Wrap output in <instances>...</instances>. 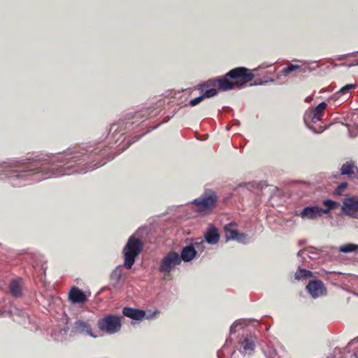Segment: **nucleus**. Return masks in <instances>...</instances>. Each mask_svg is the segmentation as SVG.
Wrapping results in <instances>:
<instances>
[{"label": "nucleus", "mask_w": 358, "mask_h": 358, "mask_svg": "<svg viewBox=\"0 0 358 358\" xmlns=\"http://www.w3.org/2000/svg\"><path fill=\"white\" fill-rule=\"evenodd\" d=\"M143 249V243L139 238L131 236L124 248V266L130 269L135 262L136 257Z\"/></svg>", "instance_id": "nucleus-3"}, {"label": "nucleus", "mask_w": 358, "mask_h": 358, "mask_svg": "<svg viewBox=\"0 0 358 358\" xmlns=\"http://www.w3.org/2000/svg\"><path fill=\"white\" fill-rule=\"evenodd\" d=\"M10 292L15 296L21 295V287L18 280H12L10 284Z\"/></svg>", "instance_id": "nucleus-23"}, {"label": "nucleus", "mask_w": 358, "mask_h": 358, "mask_svg": "<svg viewBox=\"0 0 358 358\" xmlns=\"http://www.w3.org/2000/svg\"><path fill=\"white\" fill-rule=\"evenodd\" d=\"M206 242L210 245L216 244L220 240L218 230L214 226H210L205 234Z\"/></svg>", "instance_id": "nucleus-17"}, {"label": "nucleus", "mask_w": 358, "mask_h": 358, "mask_svg": "<svg viewBox=\"0 0 358 358\" xmlns=\"http://www.w3.org/2000/svg\"><path fill=\"white\" fill-rule=\"evenodd\" d=\"M256 337L248 331L243 332L238 340L241 345L240 352L243 355H252L255 348Z\"/></svg>", "instance_id": "nucleus-8"}, {"label": "nucleus", "mask_w": 358, "mask_h": 358, "mask_svg": "<svg viewBox=\"0 0 358 358\" xmlns=\"http://www.w3.org/2000/svg\"><path fill=\"white\" fill-rule=\"evenodd\" d=\"M271 64H269V65H264V64H262L259 66V69H265V68H267L268 66H270Z\"/></svg>", "instance_id": "nucleus-36"}, {"label": "nucleus", "mask_w": 358, "mask_h": 358, "mask_svg": "<svg viewBox=\"0 0 358 358\" xmlns=\"http://www.w3.org/2000/svg\"><path fill=\"white\" fill-rule=\"evenodd\" d=\"M358 250V245L348 243L341 245L339 248V251L343 253H349Z\"/></svg>", "instance_id": "nucleus-24"}, {"label": "nucleus", "mask_w": 358, "mask_h": 358, "mask_svg": "<svg viewBox=\"0 0 358 358\" xmlns=\"http://www.w3.org/2000/svg\"><path fill=\"white\" fill-rule=\"evenodd\" d=\"M299 69V65L296 64H291L285 68H284L282 71V73L285 75L289 74V73L292 72L293 71Z\"/></svg>", "instance_id": "nucleus-27"}, {"label": "nucleus", "mask_w": 358, "mask_h": 358, "mask_svg": "<svg viewBox=\"0 0 358 358\" xmlns=\"http://www.w3.org/2000/svg\"><path fill=\"white\" fill-rule=\"evenodd\" d=\"M103 164H104V163H103V164H99V165H98V166H96V165H93V166H90V168L89 169H90V170H94V169H96V168H98V167H99V166H102V165H103Z\"/></svg>", "instance_id": "nucleus-35"}, {"label": "nucleus", "mask_w": 358, "mask_h": 358, "mask_svg": "<svg viewBox=\"0 0 358 358\" xmlns=\"http://www.w3.org/2000/svg\"><path fill=\"white\" fill-rule=\"evenodd\" d=\"M294 276L296 280H303L313 277V274L309 270L300 268L296 271Z\"/></svg>", "instance_id": "nucleus-22"}, {"label": "nucleus", "mask_w": 358, "mask_h": 358, "mask_svg": "<svg viewBox=\"0 0 358 358\" xmlns=\"http://www.w3.org/2000/svg\"><path fill=\"white\" fill-rule=\"evenodd\" d=\"M247 236L248 235L246 234L238 232V235L236 236H235L234 241H236L241 243H246L245 240H246Z\"/></svg>", "instance_id": "nucleus-28"}, {"label": "nucleus", "mask_w": 358, "mask_h": 358, "mask_svg": "<svg viewBox=\"0 0 358 358\" xmlns=\"http://www.w3.org/2000/svg\"><path fill=\"white\" fill-rule=\"evenodd\" d=\"M237 224L236 222H230L224 226V230L225 233L226 241H233L235 236L238 235V230L236 229Z\"/></svg>", "instance_id": "nucleus-18"}, {"label": "nucleus", "mask_w": 358, "mask_h": 358, "mask_svg": "<svg viewBox=\"0 0 358 358\" xmlns=\"http://www.w3.org/2000/svg\"><path fill=\"white\" fill-rule=\"evenodd\" d=\"M134 143V141H133V142H130V143H128V145H127V148H128V147H129L130 145H131V143Z\"/></svg>", "instance_id": "nucleus-39"}, {"label": "nucleus", "mask_w": 358, "mask_h": 358, "mask_svg": "<svg viewBox=\"0 0 358 358\" xmlns=\"http://www.w3.org/2000/svg\"><path fill=\"white\" fill-rule=\"evenodd\" d=\"M327 103L325 102L320 103L317 107H315L311 112L306 113L304 116V122L307 127L315 133H321L323 130L316 131L315 129L311 127L308 123V120H310L313 123H316L322 120L324 114V110L327 108Z\"/></svg>", "instance_id": "nucleus-9"}, {"label": "nucleus", "mask_w": 358, "mask_h": 358, "mask_svg": "<svg viewBox=\"0 0 358 358\" xmlns=\"http://www.w3.org/2000/svg\"><path fill=\"white\" fill-rule=\"evenodd\" d=\"M1 313H2V312H1V310H0V314H1Z\"/></svg>", "instance_id": "nucleus-41"}, {"label": "nucleus", "mask_w": 358, "mask_h": 358, "mask_svg": "<svg viewBox=\"0 0 358 358\" xmlns=\"http://www.w3.org/2000/svg\"><path fill=\"white\" fill-rule=\"evenodd\" d=\"M356 340H357V339H353V340H352V341H350V344L353 343Z\"/></svg>", "instance_id": "nucleus-38"}, {"label": "nucleus", "mask_w": 358, "mask_h": 358, "mask_svg": "<svg viewBox=\"0 0 358 358\" xmlns=\"http://www.w3.org/2000/svg\"><path fill=\"white\" fill-rule=\"evenodd\" d=\"M323 205L326 208H322V214H328L331 210L337 208L339 206V203L332 199H326L323 201Z\"/></svg>", "instance_id": "nucleus-21"}, {"label": "nucleus", "mask_w": 358, "mask_h": 358, "mask_svg": "<svg viewBox=\"0 0 358 358\" xmlns=\"http://www.w3.org/2000/svg\"><path fill=\"white\" fill-rule=\"evenodd\" d=\"M196 254L195 247L192 245H188L182 250L181 255L180 256L181 260L184 262H189L194 258Z\"/></svg>", "instance_id": "nucleus-19"}, {"label": "nucleus", "mask_w": 358, "mask_h": 358, "mask_svg": "<svg viewBox=\"0 0 358 358\" xmlns=\"http://www.w3.org/2000/svg\"><path fill=\"white\" fill-rule=\"evenodd\" d=\"M322 215V208L318 206H306L299 214L303 220H316Z\"/></svg>", "instance_id": "nucleus-12"}, {"label": "nucleus", "mask_w": 358, "mask_h": 358, "mask_svg": "<svg viewBox=\"0 0 358 358\" xmlns=\"http://www.w3.org/2000/svg\"><path fill=\"white\" fill-rule=\"evenodd\" d=\"M358 173V168L353 161H349L343 164L341 168V174L350 178H355Z\"/></svg>", "instance_id": "nucleus-14"}, {"label": "nucleus", "mask_w": 358, "mask_h": 358, "mask_svg": "<svg viewBox=\"0 0 358 358\" xmlns=\"http://www.w3.org/2000/svg\"><path fill=\"white\" fill-rule=\"evenodd\" d=\"M308 252V257L312 259H315L318 257L319 256V254L315 252V250H313V249H309L307 250Z\"/></svg>", "instance_id": "nucleus-30"}, {"label": "nucleus", "mask_w": 358, "mask_h": 358, "mask_svg": "<svg viewBox=\"0 0 358 358\" xmlns=\"http://www.w3.org/2000/svg\"><path fill=\"white\" fill-rule=\"evenodd\" d=\"M303 252H304V250H301L300 251H299V252H298V253H297V256H301V254H302Z\"/></svg>", "instance_id": "nucleus-37"}, {"label": "nucleus", "mask_w": 358, "mask_h": 358, "mask_svg": "<svg viewBox=\"0 0 358 358\" xmlns=\"http://www.w3.org/2000/svg\"><path fill=\"white\" fill-rule=\"evenodd\" d=\"M217 94V90L215 88H212L206 90L202 95L203 98H211L216 96Z\"/></svg>", "instance_id": "nucleus-26"}, {"label": "nucleus", "mask_w": 358, "mask_h": 358, "mask_svg": "<svg viewBox=\"0 0 358 358\" xmlns=\"http://www.w3.org/2000/svg\"><path fill=\"white\" fill-rule=\"evenodd\" d=\"M99 329L108 334L120 331L122 327L120 317L116 315H108L100 319L97 323Z\"/></svg>", "instance_id": "nucleus-4"}, {"label": "nucleus", "mask_w": 358, "mask_h": 358, "mask_svg": "<svg viewBox=\"0 0 358 358\" xmlns=\"http://www.w3.org/2000/svg\"><path fill=\"white\" fill-rule=\"evenodd\" d=\"M355 88V85L348 84L343 87L336 94L338 98H341L342 101L348 99L350 96V90Z\"/></svg>", "instance_id": "nucleus-20"}, {"label": "nucleus", "mask_w": 358, "mask_h": 358, "mask_svg": "<svg viewBox=\"0 0 358 358\" xmlns=\"http://www.w3.org/2000/svg\"><path fill=\"white\" fill-rule=\"evenodd\" d=\"M306 289L313 298H317L327 294V289L320 280H310L307 285Z\"/></svg>", "instance_id": "nucleus-11"}, {"label": "nucleus", "mask_w": 358, "mask_h": 358, "mask_svg": "<svg viewBox=\"0 0 358 358\" xmlns=\"http://www.w3.org/2000/svg\"><path fill=\"white\" fill-rule=\"evenodd\" d=\"M239 325H241V322L240 321H236L235 322H234L231 326L230 333H235L236 327Z\"/></svg>", "instance_id": "nucleus-31"}, {"label": "nucleus", "mask_w": 358, "mask_h": 358, "mask_svg": "<svg viewBox=\"0 0 358 358\" xmlns=\"http://www.w3.org/2000/svg\"><path fill=\"white\" fill-rule=\"evenodd\" d=\"M65 162L66 159H59V157H53L52 163H55L56 162Z\"/></svg>", "instance_id": "nucleus-34"}, {"label": "nucleus", "mask_w": 358, "mask_h": 358, "mask_svg": "<svg viewBox=\"0 0 358 358\" xmlns=\"http://www.w3.org/2000/svg\"><path fill=\"white\" fill-rule=\"evenodd\" d=\"M266 83V82H262V83H261L260 84H261V85H263V84H264V83Z\"/></svg>", "instance_id": "nucleus-40"}, {"label": "nucleus", "mask_w": 358, "mask_h": 358, "mask_svg": "<svg viewBox=\"0 0 358 358\" xmlns=\"http://www.w3.org/2000/svg\"><path fill=\"white\" fill-rule=\"evenodd\" d=\"M69 167V166L67 165V162H66L61 168L52 167L48 170H45V168L41 167L39 169L35 166L34 167V166L31 164H26L23 169L12 173L9 178L12 185L16 186L17 184L14 182L15 179L23 178L25 176L24 173H26L27 175H31L34 173V171L37 170V173H43V174L45 175V178H48L51 177H58L66 174L64 171Z\"/></svg>", "instance_id": "nucleus-2"}, {"label": "nucleus", "mask_w": 358, "mask_h": 358, "mask_svg": "<svg viewBox=\"0 0 358 358\" xmlns=\"http://www.w3.org/2000/svg\"><path fill=\"white\" fill-rule=\"evenodd\" d=\"M203 99L204 98L203 95H201L195 99H192L189 103L191 106H195L197 104L200 103Z\"/></svg>", "instance_id": "nucleus-29"}, {"label": "nucleus", "mask_w": 358, "mask_h": 358, "mask_svg": "<svg viewBox=\"0 0 358 358\" xmlns=\"http://www.w3.org/2000/svg\"><path fill=\"white\" fill-rule=\"evenodd\" d=\"M205 243L203 241H201V242L199 243H196L194 245H195V248H196L198 250H201V251H202L204 248V245H205Z\"/></svg>", "instance_id": "nucleus-32"}, {"label": "nucleus", "mask_w": 358, "mask_h": 358, "mask_svg": "<svg viewBox=\"0 0 358 358\" xmlns=\"http://www.w3.org/2000/svg\"><path fill=\"white\" fill-rule=\"evenodd\" d=\"M69 298L74 303H84L87 299L85 294L78 287H73L70 290Z\"/></svg>", "instance_id": "nucleus-16"}, {"label": "nucleus", "mask_w": 358, "mask_h": 358, "mask_svg": "<svg viewBox=\"0 0 358 358\" xmlns=\"http://www.w3.org/2000/svg\"><path fill=\"white\" fill-rule=\"evenodd\" d=\"M217 196L213 192H206L192 202L197 212L203 214L210 212L216 202Z\"/></svg>", "instance_id": "nucleus-5"}, {"label": "nucleus", "mask_w": 358, "mask_h": 358, "mask_svg": "<svg viewBox=\"0 0 358 358\" xmlns=\"http://www.w3.org/2000/svg\"><path fill=\"white\" fill-rule=\"evenodd\" d=\"M254 75L245 67H237L229 71L224 76L217 79L219 89L223 91L232 90L238 85L239 88L243 87L245 84L251 81Z\"/></svg>", "instance_id": "nucleus-1"}, {"label": "nucleus", "mask_w": 358, "mask_h": 358, "mask_svg": "<svg viewBox=\"0 0 358 358\" xmlns=\"http://www.w3.org/2000/svg\"><path fill=\"white\" fill-rule=\"evenodd\" d=\"M73 329L76 333L88 335L93 338L97 337L96 335L93 334L91 326L87 322L83 320L76 321L74 323Z\"/></svg>", "instance_id": "nucleus-13"}, {"label": "nucleus", "mask_w": 358, "mask_h": 358, "mask_svg": "<svg viewBox=\"0 0 358 358\" xmlns=\"http://www.w3.org/2000/svg\"><path fill=\"white\" fill-rule=\"evenodd\" d=\"M122 313L124 316L129 317L132 320H141L144 317H145L148 320L152 319L155 317V316H156L157 314H159V312L155 311L152 313V315H146L145 312L144 310L133 308L125 307L122 310Z\"/></svg>", "instance_id": "nucleus-10"}, {"label": "nucleus", "mask_w": 358, "mask_h": 358, "mask_svg": "<svg viewBox=\"0 0 358 358\" xmlns=\"http://www.w3.org/2000/svg\"><path fill=\"white\" fill-rule=\"evenodd\" d=\"M215 80H209L205 84H203V86H205V87L214 86L215 85Z\"/></svg>", "instance_id": "nucleus-33"}, {"label": "nucleus", "mask_w": 358, "mask_h": 358, "mask_svg": "<svg viewBox=\"0 0 358 358\" xmlns=\"http://www.w3.org/2000/svg\"><path fill=\"white\" fill-rule=\"evenodd\" d=\"M348 184L345 182L341 183L334 190V194L337 196L342 195L343 192L348 187Z\"/></svg>", "instance_id": "nucleus-25"}, {"label": "nucleus", "mask_w": 358, "mask_h": 358, "mask_svg": "<svg viewBox=\"0 0 358 358\" xmlns=\"http://www.w3.org/2000/svg\"><path fill=\"white\" fill-rule=\"evenodd\" d=\"M341 210L345 215L358 219V196L346 194L341 206Z\"/></svg>", "instance_id": "nucleus-6"}, {"label": "nucleus", "mask_w": 358, "mask_h": 358, "mask_svg": "<svg viewBox=\"0 0 358 358\" xmlns=\"http://www.w3.org/2000/svg\"><path fill=\"white\" fill-rule=\"evenodd\" d=\"M180 263L181 258L180 255L176 252H170L162 259L159 271L165 274L169 273Z\"/></svg>", "instance_id": "nucleus-7"}, {"label": "nucleus", "mask_w": 358, "mask_h": 358, "mask_svg": "<svg viewBox=\"0 0 358 358\" xmlns=\"http://www.w3.org/2000/svg\"><path fill=\"white\" fill-rule=\"evenodd\" d=\"M123 275V268L122 265H119L112 271L110 275V283L113 288H117L120 285V282Z\"/></svg>", "instance_id": "nucleus-15"}]
</instances>
